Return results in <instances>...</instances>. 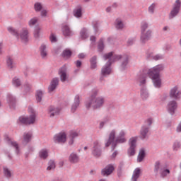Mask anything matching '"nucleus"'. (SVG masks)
<instances>
[{
	"label": "nucleus",
	"mask_w": 181,
	"mask_h": 181,
	"mask_svg": "<svg viewBox=\"0 0 181 181\" xmlns=\"http://www.w3.org/2000/svg\"><path fill=\"white\" fill-rule=\"evenodd\" d=\"M146 55L147 59H153L155 56L153 55V51H151L149 49L146 51Z\"/></svg>",
	"instance_id": "53"
},
{
	"label": "nucleus",
	"mask_w": 181,
	"mask_h": 181,
	"mask_svg": "<svg viewBox=\"0 0 181 181\" xmlns=\"http://www.w3.org/2000/svg\"><path fill=\"white\" fill-rule=\"evenodd\" d=\"M28 112L30 113L29 117L21 116L18 118V121L24 125H32L35 124V121H36V112H35V109L29 107Z\"/></svg>",
	"instance_id": "4"
},
{
	"label": "nucleus",
	"mask_w": 181,
	"mask_h": 181,
	"mask_svg": "<svg viewBox=\"0 0 181 181\" xmlns=\"http://www.w3.org/2000/svg\"><path fill=\"white\" fill-rule=\"evenodd\" d=\"M62 30L64 36H73V31L70 29V26L67 24H64L62 26Z\"/></svg>",
	"instance_id": "21"
},
{
	"label": "nucleus",
	"mask_w": 181,
	"mask_h": 181,
	"mask_svg": "<svg viewBox=\"0 0 181 181\" xmlns=\"http://www.w3.org/2000/svg\"><path fill=\"white\" fill-rule=\"evenodd\" d=\"M104 103H105V99L103 97H98L95 99H89L86 102L85 105L87 110H90L91 107L93 110H100L103 108L104 105Z\"/></svg>",
	"instance_id": "3"
},
{
	"label": "nucleus",
	"mask_w": 181,
	"mask_h": 181,
	"mask_svg": "<svg viewBox=\"0 0 181 181\" xmlns=\"http://www.w3.org/2000/svg\"><path fill=\"white\" fill-rule=\"evenodd\" d=\"M115 170V168L112 164H108L101 170V174L103 176H110Z\"/></svg>",
	"instance_id": "15"
},
{
	"label": "nucleus",
	"mask_w": 181,
	"mask_h": 181,
	"mask_svg": "<svg viewBox=\"0 0 181 181\" xmlns=\"http://www.w3.org/2000/svg\"><path fill=\"white\" fill-rule=\"evenodd\" d=\"M116 134H117V132H115V129L112 130L109 134L107 141L105 143L106 148H108L110 145H112L111 146L112 151L115 150V148H117V145H118V144H124L127 142V139L124 137H117L115 139Z\"/></svg>",
	"instance_id": "2"
},
{
	"label": "nucleus",
	"mask_w": 181,
	"mask_h": 181,
	"mask_svg": "<svg viewBox=\"0 0 181 181\" xmlns=\"http://www.w3.org/2000/svg\"><path fill=\"white\" fill-rule=\"evenodd\" d=\"M49 40L52 43H56V42H57V38L56 37V36H54L53 33L51 34Z\"/></svg>",
	"instance_id": "57"
},
{
	"label": "nucleus",
	"mask_w": 181,
	"mask_h": 181,
	"mask_svg": "<svg viewBox=\"0 0 181 181\" xmlns=\"http://www.w3.org/2000/svg\"><path fill=\"white\" fill-rule=\"evenodd\" d=\"M67 136L66 133H59L54 136V142L55 144H64L66 141Z\"/></svg>",
	"instance_id": "13"
},
{
	"label": "nucleus",
	"mask_w": 181,
	"mask_h": 181,
	"mask_svg": "<svg viewBox=\"0 0 181 181\" xmlns=\"http://www.w3.org/2000/svg\"><path fill=\"white\" fill-rule=\"evenodd\" d=\"M103 57L105 60L109 59L112 63H114L115 62H118V60H120V59H122L123 57L122 55H117V54L113 55L112 52H111L107 54H105L103 56Z\"/></svg>",
	"instance_id": "10"
},
{
	"label": "nucleus",
	"mask_w": 181,
	"mask_h": 181,
	"mask_svg": "<svg viewBox=\"0 0 181 181\" xmlns=\"http://www.w3.org/2000/svg\"><path fill=\"white\" fill-rule=\"evenodd\" d=\"M111 64H112V62H111V59H109L108 62L102 67L100 76H108L111 73H112Z\"/></svg>",
	"instance_id": "8"
},
{
	"label": "nucleus",
	"mask_w": 181,
	"mask_h": 181,
	"mask_svg": "<svg viewBox=\"0 0 181 181\" xmlns=\"http://www.w3.org/2000/svg\"><path fill=\"white\" fill-rule=\"evenodd\" d=\"M92 155L93 156H94V158H100L101 155H103L101 145L98 141L93 142V146L92 148Z\"/></svg>",
	"instance_id": "6"
},
{
	"label": "nucleus",
	"mask_w": 181,
	"mask_h": 181,
	"mask_svg": "<svg viewBox=\"0 0 181 181\" xmlns=\"http://www.w3.org/2000/svg\"><path fill=\"white\" fill-rule=\"evenodd\" d=\"M29 30L27 28H23L19 34V37H21L22 42L26 43V42L29 41Z\"/></svg>",
	"instance_id": "19"
},
{
	"label": "nucleus",
	"mask_w": 181,
	"mask_h": 181,
	"mask_svg": "<svg viewBox=\"0 0 181 181\" xmlns=\"http://www.w3.org/2000/svg\"><path fill=\"white\" fill-rule=\"evenodd\" d=\"M170 98L174 100H180L181 92L177 86H174L170 90Z\"/></svg>",
	"instance_id": "9"
},
{
	"label": "nucleus",
	"mask_w": 181,
	"mask_h": 181,
	"mask_svg": "<svg viewBox=\"0 0 181 181\" xmlns=\"http://www.w3.org/2000/svg\"><path fill=\"white\" fill-rule=\"evenodd\" d=\"M56 168V163L54 160H50L48 163V167L47 168V170H52Z\"/></svg>",
	"instance_id": "42"
},
{
	"label": "nucleus",
	"mask_w": 181,
	"mask_h": 181,
	"mask_svg": "<svg viewBox=\"0 0 181 181\" xmlns=\"http://www.w3.org/2000/svg\"><path fill=\"white\" fill-rule=\"evenodd\" d=\"M42 4L37 2L34 4V9L35 11V12H40V11H42Z\"/></svg>",
	"instance_id": "48"
},
{
	"label": "nucleus",
	"mask_w": 181,
	"mask_h": 181,
	"mask_svg": "<svg viewBox=\"0 0 181 181\" xmlns=\"http://www.w3.org/2000/svg\"><path fill=\"white\" fill-rule=\"evenodd\" d=\"M180 148V142L175 141L173 144V149L174 151H177Z\"/></svg>",
	"instance_id": "58"
},
{
	"label": "nucleus",
	"mask_w": 181,
	"mask_h": 181,
	"mask_svg": "<svg viewBox=\"0 0 181 181\" xmlns=\"http://www.w3.org/2000/svg\"><path fill=\"white\" fill-rule=\"evenodd\" d=\"M7 103L11 110H15L16 108V98L15 96L11 94L7 95Z\"/></svg>",
	"instance_id": "18"
},
{
	"label": "nucleus",
	"mask_w": 181,
	"mask_h": 181,
	"mask_svg": "<svg viewBox=\"0 0 181 181\" xmlns=\"http://www.w3.org/2000/svg\"><path fill=\"white\" fill-rule=\"evenodd\" d=\"M43 98V91L42 90H37L35 93V98L37 103H42V98Z\"/></svg>",
	"instance_id": "34"
},
{
	"label": "nucleus",
	"mask_w": 181,
	"mask_h": 181,
	"mask_svg": "<svg viewBox=\"0 0 181 181\" xmlns=\"http://www.w3.org/2000/svg\"><path fill=\"white\" fill-rule=\"evenodd\" d=\"M73 13L75 18H81V16H83L81 6H79L76 8H75L73 11Z\"/></svg>",
	"instance_id": "30"
},
{
	"label": "nucleus",
	"mask_w": 181,
	"mask_h": 181,
	"mask_svg": "<svg viewBox=\"0 0 181 181\" xmlns=\"http://www.w3.org/2000/svg\"><path fill=\"white\" fill-rule=\"evenodd\" d=\"M90 69L91 70H94V69H97V56L94 55L90 59Z\"/></svg>",
	"instance_id": "29"
},
{
	"label": "nucleus",
	"mask_w": 181,
	"mask_h": 181,
	"mask_svg": "<svg viewBox=\"0 0 181 181\" xmlns=\"http://www.w3.org/2000/svg\"><path fill=\"white\" fill-rule=\"evenodd\" d=\"M78 105H80V95H76L71 109V112H76V110L78 108Z\"/></svg>",
	"instance_id": "24"
},
{
	"label": "nucleus",
	"mask_w": 181,
	"mask_h": 181,
	"mask_svg": "<svg viewBox=\"0 0 181 181\" xmlns=\"http://www.w3.org/2000/svg\"><path fill=\"white\" fill-rule=\"evenodd\" d=\"M40 27H39V25H37L35 26V30H34V37H35V39H37L40 36Z\"/></svg>",
	"instance_id": "47"
},
{
	"label": "nucleus",
	"mask_w": 181,
	"mask_h": 181,
	"mask_svg": "<svg viewBox=\"0 0 181 181\" xmlns=\"http://www.w3.org/2000/svg\"><path fill=\"white\" fill-rule=\"evenodd\" d=\"M7 30L11 33V35H13V36H16L18 39H19V32L18 30L13 28V27H8Z\"/></svg>",
	"instance_id": "33"
},
{
	"label": "nucleus",
	"mask_w": 181,
	"mask_h": 181,
	"mask_svg": "<svg viewBox=\"0 0 181 181\" xmlns=\"http://www.w3.org/2000/svg\"><path fill=\"white\" fill-rule=\"evenodd\" d=\"M116 29H124V23H122V21L119 19H116Z\"/></svg>",
	"instance_id": "45"
},
{
	"label": "nucleus",
	"mask_w": 181,
	"mask_h": 181,
	"mask_svg": "<svg viewBox=\"0 0 181 181\" xmlns=\"http://www.w3.org/2000/svg\"><path fill=\"white\" fill-rule=\"evenodd\" d=\"M93 28L95 29V32H98V26L100 25V23H98V21H95L93 22Z\"/></svg>",
	"instance_id": "55"
},
{
	"label": "nucleus",
	"mask_w": 181,
	"mask_h": 181,
	"mask_svg": "<svg viewBox=\"0 0 181 181\" xmlns=\"http://www.w3.org/2000/svg\"><path fill=\"white\" fill-rule=\"evenodd\" d=\"M98 93H100V90H98V88H93L92 90V94L88 98V100H94L97 97V95H98Z\"/></svg>",
	"instance_id": "40"
},
{
	"label": "nucleus",
	"mask_w": 181,
	"mask_h": 181,
	"mask_svg": "<svg viewBox=\"0 0 181 181\" xmlns=\"http://www.w3.org/2000/svg\"><path fill=\"white\" fill-rule=\"evenodd\" d=\"M4 176L7 177V179H11L12 177V173H11V170L6 167L4 168Z\"/></svg>",
	"instance_id": "41"
},
{
	"label": "nucleus",
	"mask_w": 181,
	"mask_h": 181,
	"mask_svg": "<svg viewBox=\"0 0 181 181\" xmlns=\"http://www.w3.org/2000/svg\"><path fill=\"white\" fill-rule=\"evenodd\" d=\"M162 59H163V55H161V54H156V55H154V57H153V60H156V61L162 60Z\"/></svg>",
	"instance_id": "59"
},
{
	"label": "nucleus",
	"mask_w": 181,
	"mask_h": 181,
	"mask_svg": "<svg viewBox=\"0 0 181 181\" xmlns=\"http://www.w3.org/2000/svg\"><path fill=\"white\" fill-rule=\"evenodd\" d=\"M110 117L108 116L105 117L104 120L100 123V126H99L100 129H103V128H104V125H105L107 122H110Z\"/></svg>",
	"instance_id": "46"
},
{
	"label": "nucleus",
	"mask_w": 181,
	"mask_h": 181,
	"mask_svg": "<svg viewBox=\"0 0 181 181\" xmlns=\"http://www.w3.org/2000/svg\"><path fill=\"white\" fill-rule=\"evenodd\" d=\"M165 66L163 64H158L148 70L147 74L145 71L137 75L136 81L139 86L146 84V77L148 76L151 78L154 87L160 88L162 87V79H160V71H163Z\"/></svg>",
	"instance_id": "1"
},
{
	"label": "nucleus",
	"mask_w": 181,
	"mask_h": 181,
	"mask_svg": "<svg viewBox=\"0 0 181 181\" xmlns=\"http://www.w3.org/2000/svg\"><path fill=\"white\" fill-rule=\"evenodd\" d=\"M58 74L60 77L61 81L64 83L67 80V66L63 65L58 71Z\"/></svg>",
	"instance_id": "11"
},
{
	"label": "nucleus",
	"mask_w": 181,
	"mask_h": 181,
	"mask_svg": "<svg viewBox=\"0 0 181 181\" xmlns=\"http://www.w3.org/2000/svg\"><path fill=\"white\" fill-rule=\"evenodd\" d=\"M32 141V133H24L23 134V139L22 141L23 145H28L29 142Z\"/></svg>",
	"instance_id": "25"
},
{
	"label": "nucleus",
	"mask_w": 181,
	"mask_h": 181,
	"mask_svg": "<svg viewBox=\"0 0 181 181\" xmlns=\"http://www.w3.org/2000/svg\"><path fill=\"white\" fill-rule=\"evenodd\" d=\"M39 157L40 159H47L49 157V151H47V149L42 148L39 151Z\"/></svg>",
	"instance_id": "28"
},
{
	"label": "nucleus",
	"mask_w": 181,
	"mask_h": 181,
	"mask_svg": "<svg viewBox=\"0 0 181 181\" xmlns=\"http://www.w3.org/2000/svg\"><path fill=\"white\" fill-rule=\"evenodd\" d=\"M71 139H74V138H77L78 136V133L76 132H71L69 134Z\"/></svg>",
	"instance_id": "56"
},
{
	"label": "nucleus",
	"mask_w": 181,
	"mask_h": 181,
	"mask_svg": "<svg viewBox=\"0 0 181 181\" xmlns=\"http://www.w3.org/2000/svg\"><path fill=\"white\" fill-rule=\"evenodd\" d=\"M162 170V167L160 165V162L159 160L156 161L154 165V173L156 176H158L159 172Z\"/></svg>",
	"instance_id": "31"
},
{
	"label": "nucleus",
	"mask_w": 181,
	"mask_h": 181,
	"mask_svg": "<svg viewBox=\"0 0 181 181\" xmlns=\"http://www.w3.org/2000/svg\"><path fill=\"white\" fill-rule=\"evenodd\" d=\"M40 54L42 59H45L47 56V52L46 51V45H42L40 47Z\"/></svg>",
	"instance_id": "38"
},
{
	"label": "nucleus",
	"mask_w": 181,
	"mask_h": 181,
	"mask_svg": "<svg viewBox=\"0 0 181 181\" xmlns=\"http://www.w3.org/2000/svg\"><path fill=\"white\" fill-rule=\"evenodd\" d=\"M104 40H103V38H100L98 45V52H103V50H104Z\"/></svg>",
	"instance_id": "44"
},
{
	"label": "nucleus",
	"mask_w": 181,
	"mask_h": 181,
	"mask_svg": "<svg viewBox=\"0 0 181 181\" xmlns=\"http://www.w3.org/2000/svg\"><path fill=\"white\" fill-rule=\"evenodd\" d=\"M47 15V11L46 10H42L41 11V16L42 18H46Z\"/></svg>",
	"instance_id": "63"
},
{
	"label": "nucleus",
	"mask_w": 181,
	"mask_h": 181,
	"mask_svg": "<svg viewBox=\"0 0 181 181\" xmlns=\"http://www.w3.org/2000/svg\"><path fill=\"white\" fill-rule=\"evenodd\" d=\"M80 36L81 39H87L88 37V35L87 34V29L86 28H83L81 32H80Z\"/></svg>",
	"instance_id": "43"
},
{
	"label": "nucleus",
	"mask_w": 181,
	"mask_h": 181,
	"mask_svg": "<svg viewBox=\"0 0 181 181\" xmlns=\"http://www.w3.org/2000/svg\"><path fill=\"white\" fill-rule=\"evenodd\" d=\"M73 54V52L70 49H64L62 53L61 54L62 57L63 59H65V60H67L71 57V55Z\"/></svg>",
	"instance_id": "27"
},
{
	"label": "nucleus",
	"mask_w": 181,
	"mask_h": 181,
	"mask_svg": "<svg viewBox=\"0 0 181 181\" xmlns=\"http://www.w3.org/2000/svg\"><path fill=\"white\" fill-rule=\"evenodd\" d=\"M74 64L76 65V67H77V69H80L81 66H83V62H81V61L80 60H77L74 62Z\"/></svg>",
	"instance_id": "61"
},
{
	"label": "nucleus",
	"mask_w": 181,
	"mask_h": 181,
	"mask_svg": "<svg viewBox=\"0 0 181 181\" xmlns=\"http://www.w3.org/2000/svg\"><path fill=\"white\" fill-rule=\"evenodd\" d=\"M160 173L162 177H165L168 176V173H170V170H169V169L161 170Z\"/></svg>",
	"instance_id": "50"
},
{
	"label": "nucleus",
	"mask_w": 181,
	"mask_h": 181,
	"mask_svg": "<svg viewBox=\"0 0 181 181\" xmlns=\"http://www.w3.org/2000/svg\"><path fill=\"white\" fill-rule=\"evenodd\" d=\"M151 37H152V30H148L145 33H141L140 40L144 45H145V42L150 40Z\"/></svg>",
	"instance_id": "16"
},
{
	"label": "nucleus",
	"mask_w": 181,
	"mask_h": 181,
	"mask_svg": "<svg viewBox=\"0 0 181 181\" xmlns=\"http://www.w3.org/2000/svg\"><path fill=\"white\" fill-rule=\"evenodd\" d=\"M37 23V18H33L30 21L28 22L29 26L32 28V26H35Z\"/></svg>",
	"instance_id": "52"
},
{
	"label": "nucleus",
	"mask_w": 181,
	"mask_h": 181,
	"mask_svg": "<svg viewBox=\"0 0 181 181\" xmlns=\"http://www.w3.org/2000/svg\"><path fill=\"white\" fill-rule=\"evenodd\" d=\"M12 84L14 87H21V86H22V82L19 78L16 76L12 80Z\"/></svg>",
	"instance_id": "39"
},
{
	"label": "nucleus",
	"mask_w": 181,
	"mask_h": 181,
	"mask_svg": "<svg viewBox=\"0 0 181 181\" xmlns=\"http://www.w3.org/2000/svg\"><path fill=\"white\" fill-rule=\"evenodd\" d=\"M135 40H136V39L135 37L134 38H129L127 41V45L128 46H132L133 43H135Z\"/></svg>",
	"instance_id": "60"
},
{
	"label": "nucleus",
	"mask_w": 181,
	"mask_h": 181,
	"mask_svg": "<svg viewBox=\"0 0 181 181\" xmlns=\"http://www.w3.org/2000/svg\"><path fill=\"white\" fill-rule=\"evenodd\" d=\"M148 26V23H146V22H143L141 23V33H145V30H146Z\"/></svg>",
	"instance_id": "54"
},
{
	"label": "nucleus",
	"mask_w": 181,
	"mask_h": 181,
	"mask_svg": "<svg viewBox=\"0 0 181 181\" xmlns=\"http://www.w3.org/2000/svg\"><path fill=\"white\" fill-rule=\"evenodd\" d=\"M155 8H156V4L155 3H153L149 7H148V12L149 13L153 14L155 13Z\"/></svg>",
	"instance_id": "51"
},
{
	"label": "nucleus",
	"mask_w": 181,
	"mask_h": 181,
	"mask_svg": "<svg viewBox=\"0 0 181 181\" xmlns=\"http://www.w3.org/2000/svg\"><path fill=\"white\" fill-rule=\"evenodd\" d=\"M177 132H181V122L177 127Z\"/></svg>",
	"instance_id": "64"
},
{
	"label": "nucleus",
	"mask_w": 181,
	"mask_h": 181,
	"mask_svg": "<svg viewBox=\"0 0 181 181\" xmlns=\"http://www.w3.org/2000/svg\"><path fill=\"white\" fill-rule=\"evenodd\" d=\"M6 64L8 69H10L11 70L15 67V65H13V59L9 56L6 57Z\"/></svg>",
	"instance_id": "36"
},
{
	"label": "nucleus",
	"mask_w": 181,
	"mask_h": 181,
	"mask_svg": "<svg viewBox=\"0 0 181 181\" xmlns=\"http://www.w3.org/2000/svg\"><path fill=\"white\" fill-rule=\"evenodd\" d=\"M141 97L142 100H146L149 97V93L146 90V88H142L141 89Z\"/></svg>",
	"instance_id": "37"
},
{
	"label": "nucleus",
	"mask_w": 181,
	"mask_h": 181,
	"mask_svg": "<svg viewBox=\"0 0 181 181\" xmlns=\"http://www.w3.org/2000/svg\"><path fill=\"white\" fill-rule=\"evenodd\" d=\"M121 60L120 69L122 71L126 70L127 66H128V63H129V58L128 57V55H124Z\"/></svg>",
	"instance_id": "22"
},
{
	"label": "nucleus",
	"mask_w": 181,
	"mask_h": 181,
	"mask_svg": "<svg viewBox=\"0 0 181 181\" xmlns=\"http://www.w3.org/2000/svg\"><path fill=\"white\" fill-rule=\"evenodd\" d=\"M139 176H141V169L139 168H137L133 172L132 181H138V179H139Z\"/></svg>",
	"instance_id": "26"
},
{
	"label": "nucleus",
	"mask_w": 181,
	"mask_h": 181,
	"mask_svg": "<svg viewBox=\"0 0 181 181\" xmlns=\"http://www.w3.org/2000/svg\"><path fill=\"white\" fill-rule=\"evenodd\" d=\"M138 136L132 137L129 140V148L127 150V155L129 156H134L135 155V149L136 148V141Z\"/></svg>",
	"instance_id": "5"
},
{
	"label": "nucleus",
	"mask_w": 181,
	"mask_h": 181,
	"mask_svg": "<svg viewBox=\"0 0 181 181\" xmlns=\"http://www.w3.org/2000/svg\"><path fill=\"white\" fill-rule=\"evenodd\" d=\"M62 109L56 107L54 106H50L48 109V112L50 117H54L55 115H59L60 114Z\"/></svg>",
	"instance_id": "23"
},
{
	"label": "nucleus",
	"mask_w": 181,
	"mask_h": 181,
	"mask_svg": "<svg viewBox=\"0 0 181 181\" xmlns=\"http://www.w3.org/2000/svg\"><path fill=\"white\" fill-rule=\"evenodd\" d=\"M146 155V153H145V149L141 148L139 151V155L137 156V162H142V160H144V159H145Z\"/></svg>",
	"instance_id": "32"
},
{
	"label": "nucleus",
	"mask_w": 181,
	"mask_h": 181,
	"mask_svg": "<svg viewBox=\"0 0 181 181\" xmlns=\"http://www.w3.org/2000/svg\"><path fill=\"white\" fill-rule=\"evenodd\" d=\"M167 110L170 115H175L176 110H177V103L175 100H171L168 103Z\"/></svg>",
	"instance_id": "12"
},
{
	"label": "nucleus",
	"mask_w": 181,
	"mask_h": 181,
	"mask_svg": "<svg viewBox=\"0 0 181 181\" xmlns=\"http://www.w3.org/2000/svg\"><path fill=\"white\" fill-rule=\"evenodd\" d=\"M149 133V127L143 125L140 129V139L144 140L148 138V134Z\"/></svg>",
	"instance_id": "20"
},
{
	"label": "nucleus",
	"mask_w": 181,
	"mask_h": 181,
	"mask_svg": "<svg viewBox=\"0 0 181 181\" xmlns=\"http://www.w3.org/2000/svg\"><path fill=\"white\" fill-rule=\"evenodd\" d=\"M180 0H176L175 3L173 5V8L169 14V19H173V18H176V16L179 15V12L180 11Z\"/></svg>",
	"instance_id": "7"
},
{
	"label": "nucleus",
	"mask_w": 181,
	"mask_h": 181,
	"mask_svg": "<svg viewBox=\"0 0 181 181\" xmlns=\"http://www.w3.org/2000/svg\"><path fill=\"white\" fill-rule=\"evenodd\" d=\"M32 88V85H30L29 83L25 82L24 84V90L25 93H29Z\"/></svg>",
	"instance_id": "49"
},
{
	"label": "nucleus",
	"mask_w": 181,
	"mask_h": 181,
	"mask_svg": "<svg viewBox=\"0 0 181 181\" xmlns=\"http://www.w3.org/2000/svg\"><path fill=\"white\" fill-rule=\"evenodd\" d=\"M5 139L8 145H9L10 146H13V148L16 149V153L17 155H19V152L21 150L19 149V144H18V142L12 140V139L9 138V136H6Z\"/></svg>",
	"instance_id": "14"
},
{
	"label": "nucleus",
	"mask_w": 181,
	"mask_h": 181,
	"mask_svg": "<svg viewBox=\"0 0 181 181\" xmlns=\"http://www.w3.org/2000/svg\"><path fill=\"white\" fill-rule=\"evenodd\" d=\"M59 86V78H54L51 82L49 86H48V93L50 94L57 88Z\"/></svg>",
	"instance_id": "17"
},
{
	"label": "nucleus",
	"mask_w": 181,
	"mask_h": 181,
	"mask_svg": "<svg viewBox=\"0 0 181 181\" xmlns=\"http://www.w3.org/2000/svg\"><path fill=\"white\" fill-rule=\"evenodd\" d=\"M69 162L71 163H77L78 162V156L74 153H72L69 156Z\"/></svg>",
	"instance_id": "35"
},
{
	"label": "nucleus",
	"mask_w": 181,
	"mask_h": 181,
	"mask_svg": "<svg viewBox=\"0 0 181 181\" xmlns=\"http://www.w3.org/2000/svg\"><path fill=\"white\" fill-rule=\"evenodd\" d=\"M152 118H148L145 121L146 124H148V127L152 125Z\"/></svg>",
	"instance_id": "62"
}]
</instances>
